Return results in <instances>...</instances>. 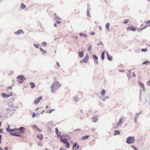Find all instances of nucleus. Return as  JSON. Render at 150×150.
I'll use <instances>...</instances> for the list:
<instances>
[{
	"mask_svg": "<svg viewBox=\"0 0 150 150\" xmlns=\"http://www.w3.org/2000/svg\"><path fill=\"white\" fill-rule=\"evenodd\" d=\"M61 87V85L57 81L54 82L52 85L51 88V91L53 93L55 92V91Z\"/></svg>",
	"mask_w": 150,
	"mask_h": 150,
	"instance_id": "obj_2",
	"label": "nucleus"
},
{
	"mask_svg": "<svg viewBox=\"0 0 150 150\" xmlns=\"http://www.w3.org/2000/svg\"><path fill=\"white\" fill-rule=\"evenodd\" d=\"M110 25V24L109 23H107L105 25V28L108 31H109V30L108 29L109 28Z\"/></svg>",
	"mask_w": 150,
	"mask_h": 150,
	"instance_id": "obj_28",
	"label": "nucleus"
},
{
	"mask_svg": "<svg viewBox=\"0 0 150 150\" xmlns=\"http://www.w3.org/2000/svg\"><path fill=\"white\" fill-rule=\"evenodd\" d=\"M79 35L81 37L83 38H85L87 37V35L85 34H83L82 33H79Z\"/></svg>",
	"mask_w": 150,
	"mask_h": 150,
	"instance_id": "obj_25",
	"label": "nucleus"
},
{
	"mask_svg": "<svg viewBox=\"0 0 150 150\" xmlns=\"http://www.w3.org/2000/svg\"><path fill=\"white\" fill-rule=\"evenodd\" d=\"M127 76L129 79H130V78H131V76L130 75L127 74Z\"/></svg>",
	"mask_w": 150,
	"mask_h": 150,
	"instance_id": "obj_53",
	"label": "nucleus"
},
{
	"mask_svg": "<svg viewBox=\"0 0 150 150\" xmlns=\"http://www.w3.org/2000/svg\"><path fill=\"white\" fill-rule=\"evenodd\" d=\"M131 147L134 149H136V148H137L134 145H132Z\"/></svg>",
	"mask_w": 150,
	"mask_h": 150,
	"instance_id": "obj_52",
	"label": "nucleus"
},
{
	"mask_svg": "<svg viewBox=\"0 0 150 150\" xmlns=\"http://www.w3.org/2000/svg\"><path fill=\"white\" fill-rule=\"evenodd\" d=\"M65 147H66L67 148H69L70 147V144L69 142H67V143H66L65 145Z\"/></svg>",
	"mask_w": 150,
	"mask_h": 150,
	"instance_id": "obj_36",
	"label": "nucleus"
},
{
	"mask_svg": "<svg viewBox=\"0 0 150 150\" xmlns=\"http://www.w3.org/2000/svg\"><path fill=\"white\" fill-rule=\"evenodd\" d=\"M88 55L87 54L85 57L82 60H81L80 61V63H81L83 62L86 63L88 60Z\"/></svg>",
	"mask_w": 150,
	"mask_h": 150,
	"instance_id": "obj_6",
	"label": "nucleus"
},
{
	"mask_svg": "<svg viewBox=\"0 0 150 150\" xmlns=\"http://www.w3.org/2000/svg\"><path fill=\"white\" fill-rule=\"evenodd\" d=\"M42 99V98L41 96H40L37 99H36L34 102V103L35 104H38L40 100H41Z\"/></svg>",
	"mask_w": 150,
	"mask_h": 150,
	"instance_id": "obj_16",
	"label": "nucleus"
},
{
	"mask_svg": "<svg viewBox=\"0 0 150 150\" xmlns=\"http://www.w3.org/2000/svg\"><path fill=\"white\" fill-rule=\"evenodd\" d=\"M61 141L64 144H66V143H67L68 141H67V139L66 138H61L60 139Z\"/></svg>",
	"mask_w": 150,
	"mask_h": 150,
	"instance_id": "obj_15",
	"label": "nucleus"
},
{
	"mask_svg": "<svg viewBox=\"0 0 150 150\" xmlns=\"http://www.w3.org/2000/svg\"><path fill=\"white\" fill-rule=\"evenodd\" d=\"M147 50L146 48H143L142 49V52H145L147 51Z\"/></svg>",
	"mask_w": 150,
	"mask_h": 150,
	"instance_id": "obj_43",
	"label": "nucleus"
},
{
	"mask_svg": "<svg viewBox=\"0 0 150 150\" xmlns=\"http://www.w3.org/2000/svg\"><path fill=\"white\" fill-rule=\"evenodd\" d=\"M129 21V19H125L123 22V23L124 24H127Z\"/></svg>",
	"mask_w": 150,
	"mask_h": 150,
	"instance_id": "obj_34",
	"label": "nucleus"
},
{
	"mask_svg": "<svg viewBox=\"0 0 150 150\" xmlns=\"http://www.w3.org/2000/svg\"><path fill=\"white\" fill-rule=\"evenodd\" d=\"M53 125V122L51 121L47 122L46 124V126L48 129H50Z\"/></svg>",
	"mask_w": 150,
	"mask_h": 150,
	"instance_id": "obj_10",
	"label": "nucleus"
},
{
	"mask_svg": "<svg viewBox=\"0 0 150 150\" xmlns=\"http://www.w3.org/2000/svg\"><path fill=\"white\" fill-rule=\"evenodd\" d=\"M29 84L31 86V87L32 88H33L35 86V83L32 82H30Z\"/></svg>",
	"mask_w": 150,
	"mask_h": 150,
	"instance_id": "obj_24",
	"label": "nucleus"
},
{
	"mask_svg": "<svg viewBox=\"0 0 150 150\" xmlns=\"http://www.w3.org/2000/svg\"><path fill=\"white\" fill-rule=\"evenodd\" d=\"M105 89H103L101 91V94L102 96H103L105 94Z\"/></svg>",
	"mask_w": 150,
	"mask_h": 150,
	"instance_id": "obj_32",
	"label": "nucleus"
},
{
	"mask_svg": "<svg viewBox=\"0 0 150 150\" xmlns=\"http://www.w3.org/2000/svg\"><path fill=\"white\" fill-rule=\"evenodd\" d=\"M98 120V116L97 115H95L92 117V121L96 122H97Z\"/></svg>",
	"mask_w": 150,
	"mask_h": 150,
	"instance_id": "obj_13",
	"label": "nucleus"
},
{
	"mask_svg": "<svg viewBox=\"0 0 150 150\" xmlns=\"http://www.w3.org/2000/svg\"><path fill=\"white\" fill-rule=\"evenodd\" d=\"M0 133H3V129H2L1 128H0Z\"/></svg>",
	"mask_w": 150,
	"mask_h": 150,
	"instance_id": "obj_50",
	"label": "nucleus"
},
{
	"mask_svg": "<svg viewBox=\"0 0 150 150\" xmlns=\"http://www.w3.org/2000/svg\"><path fill=\"white\" fill-rule=\"evenodd\" d=\"M56 23H57L58 24H60L61 23V22L59 21L58 20H57L56 21Z\"/></svg>",
	"mask_w": 150,
	"mask_h": 150,
	"instance_id": "obj_47",
	"label": "nucleus"
},
{
	"mask_svg": "<svg viewBox=\"0 0 150 150\" xmlns=\"http://www.w3.org/2000/svg\"><path fill=\"white\" fill-rule=\"evenodd\" d=\"M79 145L77 143L75 142L74 143L73 146V150H75L76 149H79Z\"/></svg>",
	"mask_w": 150,
	"mask_h": 150,
	"instance_id": "obj_9",
	"label": "nucleus"
},
{
	"mask_svg": "<svg viewBox=\"0 0 150 150\" xmlns=\"http://www.w3.org/2000/svg\"><path fill=\"white\" fill-rule=\"evenodd\" d=\"M72 37L76 39H77L78 38V37L75 36H73Z\"/></svg>",
	"mask_w": 150,
	"mask_h": 150,
	"instance_id": "obj_64",
	"label": "nucleus"
},
{
	"mask_svg": "<svg viewBox=\"0 0 150 150\" xmlns=\"http://www.w3.org/2000/svg\"><path fill=\"white\" fill-rule=\"evenodd\" d=\"M105 52H106L105 51H104L101 54L100 57H101V59L102 60H103L104 59V58H105L104 54H105Z\"/></svg>",
	"mask_w": 150,
	"mask_h": 150,
	"instance_id": "obj_21",
	"label": "nucleus"
},
{
	"mask_svg": "<svg viewBox=\"0 0 150 150\" xmlns=\"http://www.w3.org/2000/svg\"><path fill=\"white\" fill-rule=\"evenodd\" d=\"M132 73L133 74V76L134 77H135L136 76H135V73L134 72H132Z\"/></svg>",
	"mask_w": 150,
	"mask_h": 150,
	"instance_id": "obj_63",
	"label": "nucleus"
},
{
	"mask_svg": "<svg viewBox=\"0 0 150 150\" xmlns=\"http://www.w3.org/2000/svg\"><path fill=\"white\" fill-rule=\"evenodd\" d=\"M56 64H57V66L59 67H60V65L59 64V63L58 62H56Z\"/></svg>",
	"mask_w": 150,
	"mask_h": 150,
	"instance_id": "obj_57",
	"label": "nucleus"
},
{
	"mask_svg": "<svg viewBox=\"0 0 150 150\" xmlns=\"http://www.w3.org/2000/svg\"><path fill=\"white\" fill-rule=\"evenodd\" d=\"M134 142L135 139L134 136H129L126 139V142L128 144H132Z\"/></svg>",
	"mask_w": 150,
	"mask_h": 150,
	"instance_id": "obj_4",
	"label": "nucleus"
},
{
	"mask_svg": "<svg viewBox=\"0 0 150 150\" xmlns=\"http://www.w3.org/2000/svg\"><path fill=\"white\" fill-rule=\"evenodd\" d=\"M32 127L33 128H36V129L37 128V127L35 126V125H33L32 126Z\"/></svg>",
	"mask_w": 150,
	"mask_h": 150,
	"instance_id": "obj_55",
	"label": "nucleus"
},
{
	"mask_svg": "<svg viewBox=\"0 0 150 150\" xmlns=\"http://www.w3.org/2000/svg\"><path fill=\"white\" fill-rule=\"evenodd\" d=\"M150 62L148 61H146L143 62L142 63V64H147L148 63H150Z\"/></svg>",
	"mask_w": 150,
	"mask_h": 150,
	"instance_id": "obj_35",
	"label": "nucleus"
},
{
	"mask_svg": "<svg viewBox=\"0 0 150 150\" xmlns=\"http://www.w3.org/2000/svg\"><path fill=\"white\" fill-rule=\"evenodd\" d=\"M74 100L75 101L77 102L79 100V99L78 98L76 97H74Z\"/></svg>",
	"mask_w": 150,
	"mask_h": 150,
	"instance_id": "obj_40",
	"label": "nucleus"
},
{
	"mask_svg": "<svg viewBox=\"0 0 150 150\" xmlns=\"http://www.w3.org/2000/svg\"><path fill=\"white\" fill-rule=\"evenodd\" d=\"M47 44V43L45 42H43L42 43V45L44 47H45Z\"/></svg>",
	"mask_w": 150,
	"mask_h": 150,
	"instance_id": "obj_39",
	"label": "nucleus"
},
{
	"mask_svg": "<svg viewBox=\"0 0 150 150\" xmlns=\"http://www.w3.org/2000/svg\"><path fill=\"white\" fill-rule=\"evenodd\" d=\"M17 108L16 106H14L13 104H9V108H7L6 109L8 111L7 112L9 113L11 111H16Z\"/></svg>",
	"mask_w": 150,
	"mask_h": 150,
	"instance_id": "obj_3",
	"label": "nucleus"
},
{
	"mask_svg": "<svg viewBox=\"0 0 150 150\" xmlns=\"http://www.w3.org/2000/svg\"><path fill=\"white\" fill-rule=\"evenodd\" d=\"M90 34L92 35H94L95 34V33L92 32Z\"/></svg>",
	"mask_w": 150,
	"mask_h": 150,
	"instance_id": "obj_56",
	"label": "nucleus"
},
{
	"mask_svg": "<svg viewBox=\"0 0 150 150\" xmlns=\"http://www.w3.org/2000/svg\"><path fill=\"white\" fill-rule=\"evenodd\" d=\"M137 29L136 28L134 27L132 25H131L130 26L128 27L127 28V30H130L133 31H135Z\"/></svg>",
	"mask_w": 150,
	"mask_h": 150,
	"instance_id": "obj_7",
	"label": "nucleus"
},
{
	"mask_svg": "<svg viewBox=\"0 0 150 150\" xmlns=\"http://www.w3.org/2000/svg\"><path fill=\"white\" fill-rule=\"evenodd\" d=\"M99 29L100 30H101L102 29V27L101 26H100L99 27Z\"/></svg>",
	"mask_w": 150,
	"mask_h": 150,
	"instance_id": "obj_62",
	"label": "nucleus"
},
{
	"mask_svg": "<svg viewBox=\"0 0 150 150\" xmlns=\"http://www.w3.org/2000/svg\"><path fill=\"white\" fill-rule=\"evenodd\" d=\"M53 110H54L53 109L52 110H50L49 111H47V113H52V112L53 111Z\"/></svg>",
	"mask_w": 150,
	"mask_h": 150,
	"instance_id": "obj_42",
	"label": "nucleus"
},
{
	"mask_svg": "<svg viewBox=\"0 0 150 150\" xmlns=\"http://www.w3.org/2000/svg\"><path fill=\"white\" fill-rule=\"evenodd\" d=\"M109 97L108 96H106L105 98H100V99L103 101H104L107 99L109 98Z\"/></svg>",
	"mask_w": 150,
	"mask_h": 150,
	"instance_id": "obj_33",
	"label": "nucleus"
},
{
	"mask_svg": "<svg viewBox=\"0 0 150 150\" xmlns=\"http://www.w3.org/2000/svg\"><path fill=\"white\" fill-rule=\"evenodd\" d=\"M148 26H145L143 28H141V29H140V30H143L144 29H145V28H146V27H147Z\"/></svg>",
	"mask_w": 150,
	"mask_h": 150,
	"instance_id": "obj_49",
	"label": "nucleus"
},
{
	"mask_svg": "<svg viewBox=\"0 0 150 150\" xmlns=\"http://www.w3.org/2000/svg\"><path fill=\"white\" fill-rule=\"evenodd\" d=\"M78 56L80 58H82L83 56L84 53L83 51H79L78 52Z\"/></svg>",
	"mask_w": 150,
	"mask_h": 150,
	"instance_id": "obj_17",
	"label": "nucleus"
},
{
	"mask_svg": "<svg viewBox=\"0 0 150 150\" xmlns=\"http://www.w3.org/2000/svg\"><path fill=\"white\" fill-rule=\"evenodd\" d=\"M142 111H141L140 112L136 113L135 115L134 118L136 119H137L139 117V115L141 114V113H142Z\"/></svg>",
	"mask_w": 150,
	"mask_h": 150,
	"instance_id": "obj_19",
	"label": "nucleus"
},
{
	"mask_svg": "<svg viewBox=\"0 0 150 150\" xmlns=\"http://www.w3.org/2000/svg\"><path fill=\"white\" fill-rule=\"evenodd\" d=\"M4 149L5 150H8V147H6L4 148Z\"/></svg>",
	"mask_w": 150,
	"mask_h": 150,
	"instance_id": "obj_59",
	"label": "nucleus"
},
{
	"mask_svg": "<svg viewBox=\"0 0 150 150\" xmlns=\"http://www.w3.org/2000/svg\"><path fill=\"white\" fill-rule=\"evenodd\" d=\"M87 15L89 17H90V14L89 13V11L88 9L87 10Z\"/></svg>",
	"mask_w": 150,
	"mask_h": 150,
	"instance_id": "obj_37",
	"label": "nucleus"
},
{
	"mask_svg": "<svg viewBox=\"0 0 150 150\" xmlns=\"http://www.w3.org/2000/svg\"><path fill=\"white\" fill-rule=\"evenodd\" d=\"M106 53L107 54V57L108 60L110 61H112V57L110 56L108 52H106Z\"/></svg>",
	"mask_w": 150,
	"mask_h": 150,
	"instance_id": "obj_20",
	"label": "nucleus"
},
{
	"mask_svg": "<svg viewBox=\"0 0 150 150\" xmlns=\"http://www.w3.org/2000/svg\"><path fill=\"white\" fill-rule=\"evenodd\" d=\"M12 88V86H10L9 87H8L7 88V90L8 89H11Z\"/></svg>",
	"mask_w": 150,
	"mask_h": 150,
	"instance_id": "obj_48",
	"label": "nucleus"
},
{
	"mask_svg": "<svg viewBox=\"0 0 150 150\" xmlns=\"http://www.w3.org/2000/svg\"><path fill=\"white\" fill-rule=\"evenodd\" d=\"M7 132H9L11 136H16L18 137H21L20 134H24L25 133V129L23 127H21L18 128H16L13 129L10 128V126L8 125V127L6 128Z\"/></svg>",
	"mask_w": 150,
	"mask_h": 150,
	"instance_id": "obj_1",
	"label": "nucleus"
},
{
	"mask_svg": "<svg viewBox=\"0 0 150 150\" xmlns=\"http://www.w3.org/2000/svg\"><path fill=\"white\" fill-rule=\"evenodd\" d=\"M91 45H90L88 47V50L89 52H91Z\"/></svg>",
	"mask_w": 150,
	"mask_h": 150,
	"instance_id": "obj_38",
	"label": "nucleus"
},
{
	"mask_svg": "<svg viewBox=\"0 0 150 150\" xmlns=\"http://www.w3.org/2000/svg\"><path fill=\"white\" fill-rule=\"evenodd\" d=\"M23 33V31L21 29L19 30H18L14 32V34L16 35H19L21 33Z\"/></svg>",
	"mask_w": 150,
	"mask_h": 150,
	"instance_id": "obj_14",
	"label": "nucleus"
},
{
	"mask_svg": "<svg viewBox=\"0 0 150 150\" xmlns=\"http://www.w3.org/2000/svg\"><path fill=\"white\" fill-rule=\"evenodd\" d=\"M54 16L55 19L59 20H62V19L60 18H59L57 15V14H55V13L54 14Z\"/></svg>",
	"mask_w": 150,
	"mask_h": 150,
	"instance_id": "obj_27",
	"label": "nucleus"
},
{
	"mask_svg": "<svg viewBox=\"0 0 150 150\" xmlns=\"http://www.w3.org/2000/svg\"><path fill=\"white\" fill-rule=\"evenodd\" d=\"M122 120V119H120L119 121L117 122V123L116 125V127H118V126H120L122 125L123 122H122V120Z\"/></svg>",
	"mask_w": 150,
	"mask_h": 150,
	"instance_id": "obj_12",
	"label": "nucleus"
},
{
	"mask_svg": "<svg viewBox=\"0 0 150 150\" xmlns=\"http://www.w3.org/2000/svg\"><path fill=\"white\" fill-rule=\"evenodd\" d=\"M36 114L35 113H33L32 115V117H34L35 116Z\"/></svg>",
	"mask_w": 150,
	"mask_h": 150,
	"instance_id": "obj_54",
	"label": "nucleus"
},
{
	"mask_svg": "<svg viewBox=\"0 0 150 150\" xmlns=\"http://www.w3.org/2000/svg\"><path fill=\"white\" fill-rule=\"evenodd\" d=\"M102 44H103V43H102V42H99V43H98L97 44V45L98 46H99V45H102Z\"/></svg>",
	"mask_w": 150,
	"mask_h": 150,
	"instance_id": "obj_44",
	"label": "nucleus"
},
{
	"mask_svg": "<svg viewBox=\"0 0 150 150\" xmlns=\"http://www.w3.org/2000/svg\"><path fill=\"white\" fill-rule=\"evenodd\" d=\"M37 137L40 139V140H42L43 138V136L42 134H39L37 135Z\"/></svg>",
	"mask_w": 150,
	"mask_h": 150,
	"instance_id": "obj_22",
	"label": "nucleus"
},
{
	"mask_svg": "<svg viewBox=\"0 0 150 150\" xmlns=\"http://www.w3.org/2000/svg\"><path fill=\"white\" fill-rule=\"evenodd\" d=\"M12 94L13 93L12 92L10 93V95H7L5 93H3L1 94V96L3 98H6L10 96H12Z\"/></svg>",
	"mask_w": 150,
	"mask_h": 150,
	"instance_id": "obj_11",
	"label": "nucleus"
},
{
	"mask_svg": "<svg viewBox=\"0 0 150 150\" xmlns=\"http://www.w3.org/2000/svg\"><path fill=\"white\" fill-rule=\"evenodd\" d=\"M38 144L39 146H42V144H41V143H38Z\"/></svg>",
	"mask_w": 150,
	"mask_h": 150,
	"instance_id": "obj_60",
	"label": "nucleus"
},
{
	"mask_svg": "<svg viewBox=\"0 0 150 150\" xmlns=\"http://www.w3.org/2000/svg\"><path fill=\"white\" fill-rule=\"evenodd\" d=\"M146 84L148 86H150V80Z\"/></svg>",
	"mask_w": 150,
	"mask_h": 150,
	"instance_id": "obj_45",
	"label": "nucleus"
},
{
	"mask_svg": "<svg viewBox=\"0 0 150 150\" xmlns=\"http://www.w3.org/2000/svg\"><path fill=\"white\" fill-rule=\"evenodd\" d=\"M146 24H150V20H149L146 22Z\"/></svg>",
	"mask_w": 150,
	"mask_h": 150,
	"instance_id": "obj_51",
	"label": "nucleus"
},
{
	"mask_svg": "<svg viewBox=\"0 0 150 150\" xmlns=\"http://www.w3.org/2000/svg\"><path fill=\"white\" fill-rule=\"evenodd\" d=\"M17 78L18 79V82L20 84L23 81V80H25L26 78L24 77L23 75H18L17 77Z\"/></svg>",
	"mask_w": 150,
	"mask_h": 150,
	"instance_id": "obj_5",
	"label": "nucleus"
},
{
	"mask_svg": "<svg viewBox=\"0 0 150 150\" xmlns=\"http://www.w3.org/2000/svg\"><path fill=\"white\" fill-rule=\"evenodd\" d=\"M33 45L36 48H39V47H40V45L38 44H33Z\"/></svg>",
	"mask_w": 150,
	"mask_h": 150,
	"instance_id": "obj_31",
	"label": "nucleus"
},
{
	"mask_svg": "<svg viewBox=\"0 0 150 150\" xmlns=\"http://www.w3.org/2000/svg\"><path fill=\"white\" fill-rule=\"evenodd\" d=\"M55 132H56V133L57 134H58V133H59V131H58V128H57V127H56L55 128Z\"/></svg>",
	"mask_w": 150,
	"mask_h": 150,
	"instance_id": "obj_41",
	"label": "nucleus"
},
{
	"mask_svg": "<svg viewBox=\"0 0 150 150\" xmlns=\"http://www.w3.org/2000/svg\"><path fill=\"white\" fill-rule=\"evenodd\" d=\"M139 86L141 88H142V91H145V88L144 87V85L142 83H139Z\"/></svg>",
	"mask_w": 150,
	"mask_h": 150,
	"instance_id": "obj_18",
	"label": "nucleus"
},
{
	"mask_svg": "<svg viewBox=\"0 0 150 150\" xmlns=\"http://www.w3.org/2000/svg\"><path fill=\"white\" fill-rule=\"evenodd\" d=\"M92 57L95 63L96 64H98V57L96 55L93 54L92 55Z\"/></svg>",
	"mask_w": 150,
	"mask_h": 150,
	"instance_id": "obj_8",
	"label": "nucleus"
},
{
	"mask_svg": "<svg viewBox=\"0 0 150 150\" xmlns=\"http://www.w3.org/2000/svg\"><path fill=\"white\" fill-rule=\"evenodd\" d=\"M40 51H41L42 54H43L47 52V51L46 50H44L42 48H40Z\"/></svg>",
	"mask_w": 150,
	"mask_h": 150,
	"instance_id": "obj_30",
	"label": "nucleus"
},
{
	"mask_svg": "<svg viewBox=\"0 0 150 150\" xmlns=\"http://www.w3.org/2000/svg\"><path fill=\"white\" fill-rule=\"evenodd\" d=\"M89 137V136L88 135L84 136L82 137L81 139L83 140H85L87 139Z\"/></svg>",
	"mask_w": 150,
	"mask_h": 150,
	"instance_id": "obj_26",
	"label": "nucleus"
},
{
	"mask_svg": "<svg viewBox=\"0 0 150 150\" xmlns=\"http://www.w3.org/2000/svg\"><path fill=\"white\" fill-rule=\"evenodd\" d=\"M137 119H136V118H134V122L135 123H137Z\"/></svg>",
	"mask_w": 150,
	"mask_h": 150,
	"instance_id": "obj_58",
	"label": "nucleus"
},
{
	"mask_svg": "<svg viewBox=\"0 0 150 150\" xmlns=\"http://www.w3.org/2000/svg\"><path fill=\"white\" fill-rule=\"evenodd\" d=\"M120 132L117 130H116L114 131V135L115 136L117 135H120Z\"/></svg>",
	"mask_w": 150,
	"mask_h": 150,
	"instance_id": "obj_23",
	"label": "nucleus"
},
{
	"mask_svg": "<svg viewBox=\"0 0 150 150\" xmlns=\"http://www.w3.org/2000/svg\"><path fill=\"white\" fill-rule=\"evenodd\" d=\"M21 8L23 9L26 7V6L23 3H21L20 6Z\"/></svg>",
	"mask_w": 150,
	"mask_h": 150,
	"instance_id": "obj_29",
	"label": "nucleus"
},
{
	"mask_svg": "<svg viewBox=\"0 0 150 150\" xmlns=\"http://www.w3.org/2000/svg\"><path fill=\"white\" fill-rule=\"evenodd\" d=\"M87 6H88V7H87V10L88 9H88L89 10H89L90 9V6H89V4H87Z\"/></svg>",
	"mask_w": 150,
	"mask_h": 150,
	"instance_id": "obj_46",
	"label": "nucleus"
},
{
	"mask_svg": "<svg viewBox=\"0 0 150 150\" xmlns=\"http://www.w3.org/2000/svg\"><path fill=\"white\" fill-rule=\"evenodd\" d=\"M80 129H75L74 130V131H80Z\"/></svg>",
	"mask_w": 150,
	"mask_h": 150,
	"instance_id": "obj_61",
	"label": "nucleus"
}]
</instances>
